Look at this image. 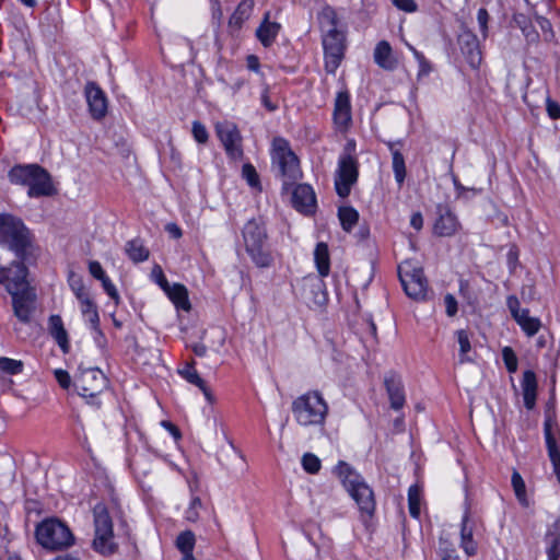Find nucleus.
<instances>
[{"label": "nucleus", "mask_w": 560, "mask_h": 560, "mask_svg": "<svg viewBox=\"0 0 560 560\" xmlns=\"http://www.w3.org/2000/svg\"><path fill=\"white\" fill-rule=\"evenodd\" d=\"M398 275L406 294L421 301L427 295V280L422 268L412 260H405L398 266Z\"/></svg>", "instance_id": "nucleus-11"}, {"label": "nucleus", "mask_w": 560, "mask_h": 560, "mask_svg": "<svg viewBox=\"0 0 560 560\" xmlns=\"http://www.w3.org/2000/svg\"><path fill=\"white\" fill-rule=\"evenodd\" d=\"M55 375H56V378H57L59 385L62 388H68L69 387V385H70V376H69L68 372H66L63 370H56L55 371Z\"/></svg>", "instance_id": "nucleus-60"}, {"label": "nucleus", "mask_w": 560, "mask_h": 560, "mask_svg": "<svg viewBox=\"0 0 560 560\" xmlns=\"http://www.w3.org/2000/svg\"><path fill=\"white\" fill-rule=\"evenodd\" d=\"M177 373L186 382L198 387L205 395V398L210 404L213 402V395L209 387L207 386L203 378L199 375L198 371L196 370L194 360L191 362L184 363L180 368H178Z\"/></svg>", "instance_id": "nucleus-18"}, {"label": "nucleus", "mask_w": 560, "mask_h": 560, "mask_svg": "<svg viewBox=\"0 0 560 560\" xmlns=\"http://www.w3.org/2000/svg\"><path fill=\"white\" fill-rule=\"evenodd\" d=\"M405 44L407 48L412 52L415 59L418 62V79L428 77L432 71L431 63L425 59L423 54L417 50L411 44H409L408 42H405Z\"/></svg>", "instance_id": "nucleus-39"}, {"label": "nucleus", "mask_w": 560, "mask_h": 560, "mask_svg": "<svg viewBox=\"0 0 560 560\" xmlns=\"http://www.w3.org/2000/svg\"><path fill=\"white\" fill-rule=\"evenodd\" d=\"M444 305L447 316L452 317L457 313V301L452 294L445 295Z\"/></svg>", "instance_id": "nucleus-56"}, {"label": "nucleus", "mask_w": 560, "mask_h": 560, "mask_svg": "<svg viewBox=\"0 0 560 560\" xmlns=\"http://www.w3.org/2000/svg\"><path fill=\"white\" fill-rule=\"evenodd\" d=\"M246 66L250 71L257 72L259 70V59L255 55H248L246 58Z\"/></svg>", "instance_id": "nucleus-61"}, {"label": "nucleus", "mask_w": 560, "mask_h": 560, "mask_svg": "<svg viewBox=\"0 0 560 560\" xmlns=\"http://www.w3.org/2000/svg\"><path fill=\"white\" fill-rule=\"evenodd\" d=\"M385 386L389 397L390 406L393 409L399 410L405 405V392L401 380L394 373L385 377Z\"/></svg>", "instance_id": "nucleus-20"}, {"label": "nucleus", "mask_w": 560, "mask_h": 560, "mask_svg": "<svg viewBox=\"0 0 560 560\" xmlns=\"http://www.w3.org/2000/svg\"><path fill=\"white\" fill-rule=\"evenodd\" d=\"M243 236L247 252H256L262 247L266 238L264 230L253 220L245 224Z\"/></svg>", "instance_id": "nucleus-21"}, {"label": "nucleus", "mask_w": 560, "mask_h": 560, "mask_svg": "<svg viewBox=\"0 0 560 560\" xmlns=\"http://www.w3.org/2000/svg\"><path fill=\"white\" fill-rule=\"evenodd\" d=\"M89 271L93 278L100 281L107 276L102 265L97 260H91L89 262Z\"/></svg>", "instance_id": "nucleus-55"}, {"label": "nucleus", "mask_w": 560, "mask_h": 560, "mask_svg": "<svg viewBox=\"0 0 560 560\" xmlns=\"http://www.w3.org/2000/svg\"><path fill=\"white\" fill-rule=\"evenodd\" d=\"M393 4L406 12V13H413L418 10V5L415 0H392Z\"/></svg>", "instance_id": "nucleus-54"}, {"label": "nucleus", "mask_w": 560, "mask_h": 560, "mask_svg": "<svg viewBox=\"0 0 560 560\" xmlns=\"http://www.w3.org/2000/svg\"><path fill=\"white\" fill-rule=\"evenodd\" d=\"M457 217L450 209H441L434 223V233L439 236H453L459 230Z\"/></svg>", "instance_id": "nucleus-19"}, {"label": "nucleus", "mask_w": 560, "mask_h": 560, "mask_svg": "<svg viewBox=\"0 0 560 560\" xmlns=\"http://www.w3.org/2000/svg\"><path fill=\"white\" fill-rule=\"evenodd\" d=\"M389 151L392 153V166L395 176V180L400 187L406 178V165L405 159L399 148L395 143L389 144Z\"/></svg>", "instance_id": "nucleus-30"}, {"label": "nucleus", "mask_w": 560, "mask_h": 560, "mask_svg": "<svg viewBox=\"0 0 560 560\" xmlns=\"http://www.w3.org/2000/svg\"><path fill=\"white\" fill-rule=\"evenodd\" d=\"M0 243L14 252L19 259H23L31 244L30 232L20 219L0 214Z\"/></svg>", "instance_id": "nucleus-8"}, {"label": "nucleus", "mask_w": 560, "mask_h": 560, "mask_svg": "<svg viewBox=\"0 0 560 560\" xmlns=\"http://www.w3.org/2000/svg\"><path fill=\"white\" fill-rule=\"evenodd\" d=\"M545 436L550 460L553 465L555 474L560 481V450L553 435V423L550 418L545 421Z\"/></svg>", "instance_id": "nucleus-23"}, {"label": "nucleus", "mask_w": 560, "mask_h": 560, "mask_svg": "<svg viewBox=\"0 0 560 560\" xmlns=\"http://www.w3.org/2000/svg\"><path fill=\"white\" fill-rule=\"evenodd\" d=\"M512 486L520 503L524 506H528L529 501L526 495L525 482L517 471H514L512 475Z\"/></svg>", "instance_id": "nucleus-42"}, {"label": "nucleus", "mask_w": 560, "mask_h": 560, "mask_svg": "<svg viewBox=\"0 0 560 560\" xmlns=\"http://www.w3.org/2000/svg\"><path fill=\"white\" fill-rule=\"evenodd\" d=\"M126 254L133 262H142L149 258V249L142 241L136 238L127 242Z\"/></svg>", "instance_id": "nucleus-34"}, {"label": "nucleus", "mask_w": 560, "mask_h": 560, "mask_svg": "<svg viewBox=\"0 0 560 560\" xmlns=\"http://www.w3.org/2000/svg\"><path fill=\"white\" fill-rule=\"evenodd\" d=\"M196 544L195 534L191 530L182 532L176 538V548L182 553H191Z\"/></svg>", "instance_id": "nucleus-40"}, {"label": "nucleus", "mask_w": 560, "mask_h": 560, "mask_svg": "<svg viewBox=\"0 0 560 560\" xmlns=\"http://www.w3.org/2000/svg\"><path fill=\"white\" fill-rule=\"evenodd\" d=\"M314 261L319 278L327 277L330 271V257L328 246L324 242H319L314 249Z\"/></svg>", "instance_id": "nucleus-28"}, {"label": "nucleus", "mask_w": 560, "mask_h": 560, "mask_svg": "<svg viewBox=\"0 0 560 560\" xmlns=\"http://www.w3.org/2000/svg\"><path fill=\"white\" fill-rule=\"evenodd\" d=\"M0 370L8 374L15 375L22 372L23 363L10 358H0Z\"/></svg>", "instance_id": "nucleus-45"}, {"label": "nucleus", "mask_w": 560, "mask_h": 560, "mask_svg": "<svg viewBox=\"0 0 560 560\" xmlns=\"http://www.w3.org/2000/svg\"><path fill=\"white\" fill-rule=\"evenodd\" d=\"M303 301L314 311H324L328 302V293L323 278L310 276L303 280Z\"/></svg>", "instance_id": "nucleus-14"}, {"label": "nucleus", "mask_w": 560, "mask_h": 560, "mask_svg": "<svg viewBox=\"0 0 560 560\" xmlns=\"http://www.w3.org/2000/svg\"><path fill=\"white\" fill-rule=\"evenodd\" d=\"M302 177L299 158L282 140V189L292 187V207L304 215H312L317 209L316 195L311 185L298 184Z\"/></svg>", "instance_id": "nucleus-1"}, {"label": "nucleus", "mask_w": 560, "mask_h": 560, "mask_svg": "<svg viewBox=\"0 0 560 560\" xmlns=\"http://www.w3.org/2000/svg\"><path fill=\"white\" fill-rule=\"evenodd\" d=\"M164 292L167 294L170 300L174 303L176 308L183 311H190L191 305L188 299V291L185 285L180 283H174L167 287Z\"/></svg>", "instance_id": "nucleus-26"}, {"label": "nucleus", "mask_w": 560, "mask_h": 560, "mask_svg": "<svg viewBox=\"0 0 560 560\" xmlns=\"http://www.w3.org/2000/svg\"><path fill=\"white\" fill-rule=\"evenodd\" d=\"M319 23L323 32L325 69L329 73H335L343 57V35L336 28L332 10H324Z\"/></svg>", "instance_id": "nucleus-6"}, {"label": "nucleus", "mask_w": 560, "mask_h": 560, "mask_svg": "<svg viewBox=\"0 0 560 560\" xmlns=\"http://www.w3.org/2000/svg\"><path fill=\"white\" fill-rule=\"evenodd\" d=\"M358 167L357 159H352L349 155H340L335 176L336 191L340 197H347L350 194L351 187L358 179Z\"/></svg>", "instance_id": "nucleus-13"}, {"label": "nucleus", "mask_w": 560, "mask_h": 560, "mask_svg": "<svg viewBox=\"0 0 560 560\" xmlns=\"http://www.w3.org/2000/svg\"><path fill=\"white\" fill-rule=\"evenodd\" d=\"M152 276L155 278V281L159 283V285L165 290L167 287H170L171 284L167 282L164 273H163V270L161 269L160 266H155L152 270Z\"/></svg>", "instance_id": "nucleus-58"}, {"label": "nucleus", "mask_w": 560, "mask_h": 560, "mask_svg": "<svg viewBox=\"0 0 560 560\" xmlns=\"http://www.w3.org/2000/svg\"><path fill=\"white\" fill-rule=\"evenodd\" d=\"M334 472L354 500L362 515L371 516L375 510L374 493L364 479L345 462H339Z\"/></svg>", "instance_id": "nucleus-5"}, {"label": "nucleus", "mask_w": 560, "mask_h": 560, "mask_svg": "<svg viewBox=\"0 0 560 560\" xmlns=\"http://www.w3.org/2000/svg\"><path fill=\"white\" fill-rule=\"evenodd\" d=\"M459 45L469 66L477 69L481 63V51L477 37L469 32H465L459 36Z\"/></svg>", "instance_id": "nucleus-17"}, {"label": "nucleus", "mask_w": 560, "mask_h": 560, "mask_svg": "<svg viewBox=\"0 0 560 560\" xmlns=\"http://www.w3.org/2000/svg\"><path fill=\"white\" fill-rule=\"evenodd\" d=\"M457 342L459 345V361L462 363L470 360L469 352L471 351V345L468 334L460 329L456 331Z\"/></svg>", "instance_id": "nucleus-43"}, {"label": "nucleus", "mask_w": 560, "mask_h": 560, "mask_svg": "<svg viewBox=\"0 0 560 560\" xmlns=\"http://www.w3.org/2000/svg\"><path fill=\"white\" fill-rule=\"evenodd\" d=\"M101 283L106 294L114 301L115 305H118L120 303V295L109 277L106 276L101 280Z\"/></svg>", "instance_id": "nucleus-49"}, {"label": "nucleus", "mask_w": 560, "mask_h": 560, "mask_svg": "<svg viewBox=\"0 0 560 560\" xmlns=\"http://www.w3.org/2000/svg\"><path fill=\"white\" fill-rule=\"evenodd\" d=\"M290 411L300 428L323 429L329 415V405L322 392L311 389L292 400Z\"/></svg>", "instance_id": "nucleus-3"}, {"label": "nucleus", "mask_w": 560, "mask_h": 560, "mask_svg": "<svg viewBox=\"0 0 560 560\" xmlns=\"http://www.w3.org/2000/svg\"><path fill=\"white\" fill-rule=\"evenodd\" d=\"M515 322L520 325L522 330L528 337H533L534 335H536L541 327L540 319L537 317L529 316L528 311L521 315L518 318H516Z\"/></svg>", "instance_id": "nucleus-36"}, {"label": "nucleus", "mask_w": 560, "mask_h": 560, "mask_svg": "<svg viewBox=\"0 0 560 560\" xmlns=\"http://www.w3.org/2000/svg\"><path fill=\"white\" fill-rule=\"evenodd\" d=\"M26 276L27 269L22 261L13 262L8 268L0 267V283L12 296L14 315L23 323L30 320L36 301V293Z\"/></svg>", "instance_id": "nucleus-2"}, {"label": "nucleus", "mask_w": 560, "mask_h": 560, "mask_svg": "<svg viewBox=\"0 0 560 560\" xmlns=\"http://www.w3.org/2000/svg\"><path fill=\"white\" fill-rule=\"evenodd\" d=\"M203 504L198 495L191 494V499L188 508L185 511V520L191 523H196L200 517V511Z\"/></svg>", "instance_id": "nucleus-44"}, {"label": "nucleus", "mask_w": 560, "mask_h": 560, "mask_svg": "<svg viewBox=\"0 0 560 560\" xmlns=\"http://www.w3.org/2000/svg\"><path fill=\"white\" fill-rule=\"evenodd\" d=\"M502 359L510 373H515L517 371L518 360L511 347H504L502 349Z\"/></svg>", "instance_id": "nucleus-46"}, {"label": "nucleus", "mask_w": 560, "mask_h": 560, "mask_svg": "<svg viewBox=\"0 0 560 560\" xmlns=\"http://www.w3.org/2000/svg\"><path fill=\"white\" fill-rule=\"evenodd\" d=\"M49 332L60 347L67 353L69 351L68 332L65 329L62 318L59 315H51L48 322Z\"/></svg>", "instance_id": "nucleus-25"}, {"label": "nucleus", "mask_w": 560, "mask_h": 560, "mask_svg": "<svg viewBox=\"0 0 560 560\" xmlns=\"http://www.w3.org/2000/svg\"><path fill=\"white\" fill-rule=\"evenodd\" d=\"M410 225L416 230H421L423 226V218L420 212H416L410 218Z\"/></svg>", "instance_id": "nucleus-62"}, {"label": "nucleus", "mask_w": 560, "mask_h": 560, "mask_svg": "<svg viewBox=\"0 0 560 560\" xmlns=\"http://www.w3.org/2000/svg\"><path fill=\"white\" fill-rule=\"evenodd\" d=\"M338 218L340 220L342 229L346 232H350L358 223L359 213L354 208L345 206L339 208Z\"/></svg>", "instance_id": "nucleus-35"}, {"label": "nucleus", "mask_w": 560, "mask_h": 560, "mask_svg": "<svg viewBox=\"0 0 560 560\" xmlns=\"http://www.w3.org/2000/svg\"><path fill=\"white\" fill-rule=\"evenodd\" d=\"M37 542L48 550H62L73 545L70 528L58 518H46L36 526Z\"/></svg>", "instance_id": "nucleus-7"}, {"label": "nucleus", "mask_w": 560, "mask_h": 560, "mask_svg": "<svg viewBox=\"0 0 560 560\" xmlns=\"http://www.w3.org/2000/svg\"><path fill=\"white\" fill-rule=\"evenodd\" d=\"M506 305L511 312V315L514 319L518 318L521 315H523L525 312H527L528 310L526 308H521L520 306V301L516 296L514 295H510L508 299H506Z\"/></svg>", "instance_id": "nucleus-53"}, {"label": "nucleus", "mask_w": 560, "mask_h": 560, "mask_svg": "<svg viewBox=\"0 0 560 560\" xmlns=\"http://www.w3.org/2000/svg\"><path fill=\"white\" fill-rule=\"evenodd\" d=\"M191 132H192L194 139L198 143L205 144V143L208 142L209 133H208L207 128L205 127V125L201 124L200 121L196 120V121L192 122Z\"/></svg>", "instance_id": "nucleus-48"}, {"label": "nucleus", "mask_w": 560, "mask_h": 560, "mask_svg": "<svg viewBox=\"0 0 560 560\" xmlns=\"http://www.w3.org/2000/svg\"><path fill=\"white\" fill-rule=\"evenodd\" d=\"M524 405L527 409H533L536 404L537 380L533 371H525L521 383Z\"/></svg>", "instance_id": "nucleus-24"}, {"label": "nucleus", "mask_w": 560, "mask_h": 560, "mask_svg": "<svg viewBox=\"0 0 560 560\" xmlns=\"http://www.w3.org/2000/svg\"><path fill=\"white\" fill-rule=\"evenodd\" d=\"M332 116L335 126L339 131L346 132L350 128L352 114L350 95L348 92L340 91L336 95Z\"/></svg>", "instance_id": "nucleus-16"}, {"label": "nucleus", "mask_w": 560, "mask_h": 560, "mask_svg": "<svg viewBox=\"0 0 560 560\" xmlns=\"http://www.w3.org/2000/svg\"><path fill=\"white\" fill-rule=\"evenodd\" d=\"M477 20H478L480 30L482 32V35L486 36L487 31H488V20H489L488 11L483 8H480L477 13Z\"/></svg>", "instance_id": "nucleus-57"}, {"label": "nucleus", "mask_w": 560, "mask_h": 560, "mask_svg": "<svg viewBox=\"0 0 560 560\" xmlns=\"http://www.w3.org/2000/svg\"><path fill=\"white\" fill-rule=\"evenodd\" d=\"M242 176L244 179H246L247 184L252 187V188H259V177H258V174L255 170V167L250 164V163H246L243 165V168H242Z\"/></svg>", "instance_id": "nucleus-47"}, {"label": "nucleus", "mask_w": 560, "mask_h": 560, "mask_svg": "<svg viewBox=\"0 0 560 560\" xmlns=\"http://www.w3.org/2000/svg\"><path fill=\"white\" fill-rule=\"evenodd\" d=\"M162 425L174 436L175 440L180 438L178 428L170 421H163Z\"/></svg>", "instance_id": "nucleus-64"}, {"label": "nucleus", "mask_w": 560, "mask_h": 560, "mask_svg": "<svg viewBox=\"0 0 560 560\" xmlns=\"http://www.w3.org/2000/svg\"><path fill=\"white\" fill-rule=\"evenodd\" d=\"M253 258V260L256 262L259 267H266L269 266L271 262V257L268 253L264 250V246L257 249L256 252H248Z\"/></svg>", "instance_id": "nucleus-52"}, {"label": "nucleus", "mask_w": 560, "mask_h": 560, "mask_svg": "<svg viewBox=\"0 0 560 560\" xmlns=\"http://www.w3.org/2000/svg\"><path fill=\"white\" fill-rule=\"evenodd\" d=\"M547 112L552 119L560 118V105L550 98L547 100Z\"/></svg>", "instance_id": "nucleus-59"}, {"label": "nucleus", "mask_w": 560, "mask_h": 560, "mask_svg": "<svg viewBox=\"0 0 560 560\" xmlns=\"http://www.w3.org/2000/svg\"><path fill=\"white\" fill-rule=\"evenodd\" d=\"M269 15L266 14L264 22L256 31L257 38L264 46H269L273 43L277 37L279 26L276 23H270L268 21Z\"/></svg>", "instance_id": "nucleus-32"}, {"label": "nucleus", "mask_w": 560, "mask_h": 560, "mask_svg": "<svg viewBox=\"0 0 560 560\" xmlns=\"http://www.w3.org/2000/svg\"><path fill=\"white\" fill-rule=\"evenodd\" d=\"M90 330L92 331L93 334V339H94V342L96 343V346L101 349H106L107 347V339H106V336L105 334L103 332L102 328H101V322L100 323H96L92 326H89Z\"/></svg>", "instance_id": "nucleus-50"}, {"label": "nucleus", "mask_w": 560, "mask_h": 560, "mask_svg": "<svg viewBox=\"0 0 560 560\" xmlns=\"http://www.w3.org/2000/svg\"><path fill=\"white\" fill-rule=\"evenodd\" d=\"M78 302L80 305L81 315L88 326H92L101 322L97 304L92 296L80 300Z\"/></svg>", "instance_id": "nucleus-31"}, {"label": "nucleus", "mask_w": 560, "mask_h": 560, "mask_svg": "<svg viewBox=\"0 0 560 560\" xmlns=\"http://www.w3.org/2000/svg\"><path fill=\"white\" fill-rule=\"evenodd\" d=\"M68 282L72 293L78 301L92 296L80 276L71 273Z\"/></svg>", "instance_id": "nucleus-41"}, {"label": "nucleus", "mask_w": 560, "mask_h": 560, "mask_svg": "<svg viewBox=\"0 0 560 560\" xmlns=\"http://www.w3.org/2000/svg\"><path fill=\"white\" fill-rule=\"evenodd\" d=\"M214 129L226 155L234 161L241 160L243 158L242 136L236 125L224 120L217 122Z\"/></svg>", "instance_id": "nucleus-12"}, {"label": "nucleus", "mask_w": 560, "mask_h": 560, "mask_svg": "<svg viewBox=\"0 0 560 560\" xmlns=\"http://www.w3.org/2000/svg\"><path fill=\"white\" fill-rule=\"evenodd\" d=\"M460 547L467 556H474L477 552V542L474 540V529L469 524L468 514L465 513L462 518Z\"/></svg>", "instance_id": "nucleus-27"}, {"label": "nucleus", "mask_w": 560, "mask_h": 560, "mask_svg": "<svg viewBox=\"0 0 560 560\" xmlns=\"http://www.w3.org/2000/svg\"><path fill=\"white\" fill-rule=\"evenodd\" d=\"M106 386L107 378L100 369H81L75 375L74 387L78 394L86 399H91V404L95 406L101 405L97 396L106 388Z\"/></svg>", "instance_id": "nucleus-10"}, {"label": "nucleus", "mask_w": 560, "mask_h": 560, "mask_svg": "<svg viewBox=\"0 0 560 560\" xmlns=\"http://www.w3.org/2000/svg\"><path fill=\"white\" fill-rule=\"evenodd\" d=\"M421 501H422V493L419 486L413 485L410 486L408 490V505H409V513L412 517L418 518L421 513Z\"/></svg>", "instance_id": "nucleus-37"}, {"label": "nucleus", "mask_w": 560, "mask_h": 560, "mask_svg": "<svg viewBox=\"0 0 560 560\" xmlns=\"http://www.w3.org/2000/svg\"><path fill=\"white\" fill-rule=\"evenodd\" d=\"M95 537L93 548L95 551L109 556L116 552L117 544L114 541V530L112 517L107 508L98 503L93 509Z\"/></svg>", "instance_id": "nucleus-9"}, {"label": "nucleus", "mask_w": 560, "mask_h": 560, "mask_svg": "<svg viewBox=\"0 0 560 560\" xmlns=\"http://www.w3.org/2000/svg\"><path fill=\"white\" fill-rule=\"evenodd\" d=\"M8 177L14 185L27 186L31 198L49 197L56 192L50 174L37 164L15 165Z\"/></svg>", "instance_id": "nucleus-4"}, {"label": "nucleus", "mask_w": 560, "mask_h": 560, "mask_svg": "<svg viewBox=\"0 0 560 560\" xmlns=\"http://www.w3.org/2000/svg\"><path fill=\"white\" fill-rule=\"evenodd\" d=\"M374 61L384 70H394L397 68L398 60L394 56L393 49L388 42L381 40L374 49Z\"/></svg>", "instance_id": "nucleus-22"}, {"label": "nucleus", "mask_w": 560, "mask_h": 560, "mask_svg": "<svg viewBox=\"0 0 560 560\" xmlns=\"http://www.w3.org/2000/svg\"><path fill=\"white\" fill-rule=\"evenodd\" d=\"M301 466L306 474L316 475L322 468V460L314 453L306 452L301 457Z\"/></svg>", "instance_id": "nucleus-38"}, {"label": "nucleus", "mask_w": 560, "mask_h": 560, "mask_svg": "<svg viewBox=\"0 0 560 560\" xmlns=\"http://www.w3.org/2000/svg\"><path fill=\"white\" fill-rule=\"evenodd\" d=\"M254 5V0H242L229 20L230 27L241 28L243 23L252 15Z\"/></svg>", "instance_id": "nucleus-29"}, {"label": "nucleus", "mask_w": 560, "mask_h": 560, "mask_svg": "<svg viewBox=\"0 0 560 560\" xmlns=\"http://www.w3.org/2000/svg\"><path fill=\"white\" fill-rule=\"evenodd\" d=\"M439 553L442 560H459L456 550L445 540H440Z\"/></svg>", "instance_id": "nucleus-51"}, {"label": "nucleus", "mask_w": 560, "mask_h": 560, "mask_svg": "<svg viewBox=\"0 0 560 560\" xmlns=\"http://www.w3.org/2000/svg\"><path fill=\"white\" fill-rule=\"evenodd\" d=\"M85 98L91 116L100 120L107 113V97L104 91L94 82H89L84 89Z\"/></svg>", "instance_id": "nucleus-15"}, {"label": "nucleus", "mask_w": 560, "mask_h": 560, "mask_svg": "<svg viewBox=\"0 0 560 560\" xmlns=\"http://www.w3.org/2000/svg\"><path fill=\"white\" fill-rule=\"evenodd\" d=\"M261 103L269 112H275L277 109V104L270 102L267 89H265L261 94Z\"/></svg>", "instance_id": "nucleus-63"}, {"label": "nucleus", "mask_w": 560, "mask_h": 560, "mask_svg": "<svg viewBox=\"0 0 560 560\" xmlns=\"http://www.w3.org/2000/svg\"><path fill=\"white\" fill-rule=\"evenodd\" d=\"M547 560H559L560 558V530L558 527L549 529L545 537Z\"/></svg>", "instance_id": "nucleus-33"}]
</instances>
